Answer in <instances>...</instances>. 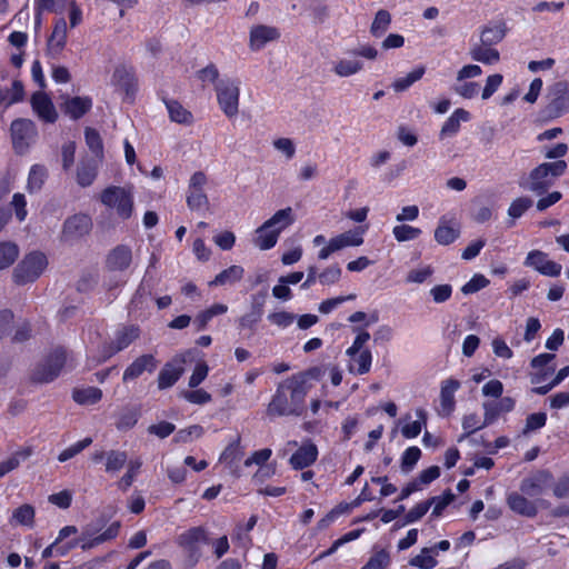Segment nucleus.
<instances>
[{"instance_id": "nucleus-59", "label": "nucleus", "mask_w": 569, "mask_h": 569, "mask_svg": "<svg viewBox=\"0 0 569 569\" xmlns=\"http://www.w3.org/2000/svg\"><path fill=\"white\" fill-rule=\"evenodd\" d=\"M417 416L422 420V422L417 420L405 425L401 430L403 437L411 439L416 438L421 432L422 423L426 425V413L422 409H418Z\"/></svg>"}, {"instance_id": "nucleus-36", "label": "nucleus", "mask_w": 569, "mask_h": 569, "mask_svg": "<svg viewBox=\"0 0 569 569\" xmlns=\"http://www.w3.org/2000/svg\"><path fill=\"white\" fill-rule=\"evenodd\" d=\"M349 357L351 358V362L348 369L351 373L365 375L370 371L372 353L369 349H363L361 352Z\"/></svg>"}, {"instance_id": "nucleus-8", "label": "nucleus", "mask_w": 569, "mask_h": 569, "mask_svg": "<svg viewBox=\"0 0 569 569\" xmlns=\"http://www.w3.org/2000/svg\"><path fill=\"white\" fill-rule=\"evenodd\" d=\"M140 336V328L134 325L122 326L114 332V337L110 342L103 343L97 362H103L113 355L128 348Z\"/></svg>"}, {"instance_id": "nucleus-16", "label": "nucleus", "mask_w": 569, "mask_h": 569, "mask_svg": "<svg viewBox=\"0 0 569 569\" xmlns=\"http://www.w3.org/2000/svg\"><path fill=\"white\" fill-rule=\"evenodd\" d=\"M154 287L156 280L153 278L146 276L142 279L130 303L132 311L142 315L143 311L149 309Z\"/></svg>"}, {"instance_id": "nucleus-54", "label": "nucleus", "mask_w": 569, "mask_h": 569, "mask_svg": "<svg viewBox=\"0 0 569 569\" xmlns=\"http://www.w3.org/2000/svg\"><path fill=\"white\" fill-rule=\"evenodd\" d=\"M187 204L191 210L208 208L209 200L204 190H190L187 193Z\"/></svg>"}, {"instance_id": "nucleus-51", "label": "nucleus", "mask_w": 569, "mask_h": 569, "mask_svg": "<svg viewBox=\"0 0 569 569\" xmlns=\"http://www.w3.org/2000/svg\"><path fill=\"white\" fill-rule=\"evenodd\" d=\"M128 456L124 451L111 450L106 456V471L117 472L127 462Z\"/></svg>"}, {"instance_id": "nucleus-47", "label": "nucleus", "mask_w": 569, "mask_h": 569, "mask_svg": "<svg viewBox=\"0 0 569 569\" xmlns=\"http://www.w3.org/2000/svg\"><path fill=\"white\" fill-rule=\"evenodd\" d=\"M97 177V164L94 161H82L77 170V182L81 187L92 184Z\"/></svg>"}, {"instance_id": "nucleus-22", "label": "nucleus", "mask_w": 569, "mask_h": 569, "mask_svg": "<svg viewBox=\"0 0 569 569\" xmlns=\"http://www.w3.org/2000/svg\"><path fill=\"white\" fill-rule=\"evenodd\" d=\"M132 262V251L130 247L119 244L107 256L106 266L110 271H124Z\"/></svg>"}, {"instance_id": "nucleus-27", "label": "nucleus", "mask_w": 569, "mask_h": 569, "mask_svg": "<svg viewBox=\"0 0 569 569\" xmlns=\"http://www.w3.org/2000/svg\"><path fill=\"white\" fill-rule=\"evenodd\" d=\"M67 22L63 18H60L56 21L53 31L48 40V54L56 58L58 57L67 42Z\"/></svg>"}, {"instance_id": "nucleus-50", "label": "nucleus", "mask_w": 569, "mask_h": 569, "mask_svg": "<svg viewBox=\"0 0 569 569\" xmlns=\"http://www.w3.org/2000/svg\"><path fill=\"white\" fill-rule=\"evenodd\" d=\"M34 508L31 505H22L13 511L12 521L31 528L34 525Z\"/></svg>"}, {"instance_id": "nucleus-62", "label": "nucleus", "mask_w": 569, "mask_h": 569, "mask_svg": "<svg viewBox=\"0 0 569 569\" xmlns=\"http://www.w3.org/2000/svg\"><path fill=\"white\" fill-rule=\"evenodd\" d=\"M341 273V268L338 264H333L319 273L318 279L321 284L330 286L337 283L340 280Z\"/></svg>"}, {"instance_id": "nucleus-64", "label": "nucleus", "mask_w": 569, "mask_h": 569, "mask_svg": "<svg viewBox=\"0 0 569 569\" xmlns=\"http://www.w3.org/2000/svg\"><path fill=\"white\" fill-rule=\"evenodd\" d=\"M503 81V77L500 73L491 74L487 78L485 88L482 90V99L488 100L498 90Z\"/></svg>"}, {"instance_id": "nucleus-31", "label": "nucleus", "mask_w": 569, "mask_h": 569, "mask_svg": "<svg viewBox=\"0 0 569 569\" xmlns=\"http://www.w3.org/2000/svg\"><path fill=\"white\" fill-rule=\"evenodd\" d=\"M112 83L128 96L136 91L137 80L131 68L120 66L116 68L112 76Z\"/></svg>"}, {"instance_id": "nucleus-56", "label": "nucleus", "mask_w": 569, "mask_h": 569, "mask_svg": "<svg viewBox=\"0 0 569 569\" xmlns=\"http://www.w3.org/2000/svg\"><path fill=\"white\" fill-rule=\"evenodd\" d=\"M421 457V450L413 446L405 450L401 456V470L405 472L411 471Z\"/></svg>"}, {"instance_id": "nucleus-48", "label": "nucleus", "mask_w": 569, "mask_h": 569, "mask_svg": "<svg viewBox=\"0 0 569 569\" xmlns=\"http://www.w3.org/2000/svg\"><path fill=\"white\" fill-rule=\"evenodd\" d=\"M409 563L420 569H432L437 566L436 548H423Z\"/></svg>"}, {"instance_id": "nucleus-39", "label": "nucleus", "mask_w": 569, "mask_h": 569, "mask_svg": "<svg viewBox=\"0 0 569 569\" xmlns=\"http://www.w3.org/2000/svg\"><path fill=\"white\" fill-rule=\"evenodd\" d=\"M48 178V170L42 164H33L29 171L27 190L30 193L38 192L42 189Z\"/></svg>"}, {"instance_id": "nucleus-34", "label": "nucleus", "mask_w": 569, "mask_h": 569, "mask_svg": "<svg viewBox=\"0 0 569 569\" xmlns=\"http://www.w3.org/2000/svg\"><path fill=\"white\" fill-rule=\"evenodd\" d=\"M459 236V228L456 223H450L445 218L439 220V224L435 230V239L439 244L448 246L452 243Z\"/></svg>"}, {"instance_id": "nucleus-1", "label": "nucleus", "mask_w": 569, "mask_h": 569, "mask_svg": "<svg viewBox=\"0 0 569 569\" xmlns=\"http://www.w3.org/2000/svg\"><path fill=\"white\" fill-rule=\"evenodd\" d=\"M321 370L311 368L293 375L280 383L267 408L269 416H299L305 408L306 397L311 388L310 379H318Z\"/></svg>"}, {"instance_id": "nucleus-6", "label": "nucleus", "mask_w": 569, "mask_h": 569, "mask_svg": "<svg viewBox=\"0 0 569 569\" xmlns=\"http://www.w3.org/2000/svg\"><path fill=\"white\" fill-rule=\"evenodd\" d=\"M220 109L228 118L239 112L240 82L236 79H221L214 86Z\"/></svg>"}, {"instance_id": "nucleus-42", "label": "nucleus", "mask_w": 569, "mask_h": 569, "mask_svg": "<svg viewBox=\"0 0 569 569\" xmlns=\"http://www.w3.org/2000/svg\"><path fill=\"white\" fill-rule=\"evenodd\" d=\"M32 455V449L27 447L13 452L8 459L0 462V478L17 469L22 460Z\"/></svg>"}, {"instance_id": "nucleus-29", "label": "nucleus", "mask_w": 569, "mask_h": 569, "mask_svg": "<svg viewBox=\"0 0 569 569\" xmlns=\"http://www.w3.org/2000/svg\"><path fill=\"white\" fill-rule=\"evenodd\" d=\"M61 108L67 116L77 120L92 108V99L90 97H68L64 99Z\"/></svg>"}, {"instance_id": "nucleus-23", "label": "nucleus", "mask_w": 569, "mask_h": 569, "mask_svg": "<svg viewBox=\"0 0 569 569\" xmlns=\"http://www.w3.org/2000/svg\"><path fill=\"white\" fill-rule=\"evenodd\" d=\"M318 458V448L310 440L305 441L300 448L291 456L289 462L296 470L305 469L311 466Z\"/></svg>"}, {"instance_id": "nucleus-46", "label": "nucleus", "mask_w": 569, "mask_h": 569, "mask_svg": "<svg viewBox=\"0 0 569 569\" xmlns=\"http://www.w3.org/2000/svg\"><path fill=\"white\" fill-rule=\"evenodd\" d=\"M19 247L11 241L0 242V270L7 269L14 263L19 257Z\"/></svg>"}, {"instance_id": "nucleus-10", "label": "nucleus", "mask_w": 569, "mask_h": 569, "mask_svg": "<svg viewBox=\"0 0 569 569\" xmlns=\"http://www.w3.org/2000/svg\"><path fill=\"white\" fill-rule=\"evenodd\" d=\"M549 102L543 113L548 120L560 118L569 112V82L558 81L548 89Z\"/></svg>"}, {"instance_id": "nucleus-63", "label": "nucleus", "mask_w": 569, "mask_h": 569, "mask_svg": "<svg viewBox=\"0 0 569 569\" xmlns=\"http://www.w3.org/2000/svg\"><path fill=\"white\" fill-rule=\"evenodd\" d=\"M489 284V280L483 274H475L466 284L462 286L461 291L465 295L475 293Z\"/></svg>"}, {"instance_id": "nucleus-35", "label": "nucleus", "mask_w": 569, "mask_h": 569, "mask_svg": "<svg viewBox=\"0 0 569 569\" xmlns=\"http://www.w3.org/2000/svg\"><path fill=\"white\" fill-rule=\"evenodd\" d=\"M278 238L277 231H273L266 221L256 230L253 243L261 250H268L276 246Z\"/></svg>"}, {"instance_id": "nucleus-7", "label": "nucleus", "mask_w": 569, "mask_h": 569, "mask_svg": "<svg viewBox=\"0 0 569 569\" xmlns=\"http://www.w3.org/2000/svg\"><path fill=\"white\" fill-rule=\"evenodd\" d=\"M176 542L179 547L188 552V563L190 567H194L201 557V551L198 547L199 543H210L209 531L204 527H192L180 533Z\"/></svg>"}, {"instance_id": "nucleus-49", "label": "nucleus", "mask_w": 569, "mask_h": 569, "mask_svg": "<svg viewBox=\"0 0 569 569\" xmlns=\"http://www.w3.org/2000/svg\"><path fill=\"white\" fill-rule=\"evenodd\" d=\"M425 72H426V68L423 66L417 67L415 70L409 72L406 77L396 79L392 82L393 90L397 92L407 90L416 81L420 80L423 77Z\"/></svg>"}, {"instance_id": "nucleus-33", "label": "nucleus", "mask_w": 569, "mask_h": 569, "mask_svg": "<svg viewBox=\"0 0 569 569\" xmlns=\"http://www.w3.org/2000/svg\"><path fill=\"white\" fill-rule=\"evenodd\" d=\"M470 119V113L462 109H456L453 113L445 121L439 137L440 139H446L448 137H453L458 133L461 122H466Z\"/></svg>"}, {"instance_id": "nucleus-44", "label": "nucleus", "mask_w": 569, "mask_h": 569, "mask_svg": "<svg viewBox=\"0 0 569 569\" xmlns=\"http://www.w3.org/2000/svg\"><path fill=\"white\" fill-rule=\"evenodd\" d=\"M391 24V14L385 9L377 11L370 26V33L373 38L382 37Z\"/></svg>"}, {"instance_id": "nucleus-30", "label": "nucleus", "mask_w": 569, "mask_h": 569, "mask_svg": "<svg viewBox=\"0 0 569 569\" xmlns=\"http://www.w3.org/2000/svg\"><path fill=\"white\" fill-rule=\"evenodd\" d=\"M469 54L473 61H477V62H480V63H483L487 66H492L500 61L499 51L496 48H493L491 46H486L481 42L475 43L470 48Z\"/></svg>"}, {"instance_id": "nucleus-12", "label": "nucleus", "mask_w": 569, "mask_h": 569, "mask_svg": "<svg viewBox=\"0 0 569 569\" xmlns=\"http://www.w3.org/2000/svg\"><path fill=\"white\" fill-rule=\"evenodd\" d=\"M92 222L87 214H74L69 217L62 226L61 240L66 243H74L89 234Z\"/></svg>"}, {"instance_id": "nucleus-21", "label": "nucleus", "mask_w": 569, "mask_h": 569, "mask_svg": "<svg viewBox=\"0 0 569 569\" xmlns=\"http://www.w3.org/2000/svg\"><path fill=\"white\" fill-rule=\"evenodd\" d=\"M120 528V521H113L103 532H101L97 537H88L87 535H84V532H81V536L76 540H78V546H80L82 550H90L99 545L113 540L119 535Z\"/></svg>"}, {"instance_id": "nucleus-43", "label": "nucleus", "mask_w": 569, "mask_h": 569, "mask_svg": "<svg viewBox=\"0 0 569 569\" xmlns=\"http://www.w3.org/2000/svg\"><path fill=\"white\" fill-rule=\"evenodd\" d=\"M244 270L241 266H231L222 270L216 278L210 282V286H223L227 283H234L242 279Z\"/></svg>"}, {"instance_id": "nucleus-41", "label": "nucleus", "mask_w": 569, "mask_h": 569, "mask_svg": "<svg viewBox=\"0 0 569 569\" xmlns=\"http://www.w3.org/2000/svg\"><path fill=\"white\" fill-rule=\"evenodd\" d=\"M533 206V200L528 196L516 198L508 208V216L511 221L508 222L509 227L515 226V221L523 216Z\"/></svg>"}, {"instance_id": "nucleus-25", "label": "nucleus", "mask_w": 569, "mask_h": 569, "mask_svg": "<svg viewBox=\"0 0 569 569\" xmlns=\"http://www.w3.org/2000/svg\"><path fill=\"white\" fill-rule=\"evenodd\" d=\"M482 408L485 411V425H492L500 415L513 410L515 400L511 397H503L498 400L483 402Z\"/></svg>"}, {"instance_id": "nucleus-38", "label": "nucleus", "mask_w": 569, "mask_h": 569, "mask_svg": "<svg viewBox=\"0 0 569 569\" xmlns=\"http://www.w3.org/2000/svg\"><path fill=\"white\" fill-rule=\"evenodd\" d=\"M363 231H347L330 239L336 251L347 247H357L363 243Z\"/></svg>"}, {"instance_id": "nucleus-2", "label": "nucleus", "mask_w": 569, "mask_h": 569, "mask_svg": "<svg viewBox=\"0 0 569 569\" xmlns=\"http://www.w3.org/2000/svg\"><path fill=\"white\" fill-rule=\"evenodd\" d=\"M567 162L557 160L542 162L519 180V186L537 196L545 194L567 171Z\"/></svg>"}, {"instance_id": "nucleus-14", "label": "nucleus", "mask_w": 569, "mask_h": 569, "mask_svg": "<svg viewBox=\"0 0 569 569\" xmlns=\"http://www.w3.org/2000/svg\"><path fill=\"white\" fill-rule=\"evenodd\" d=\"M555 358L553 353H541L531 360L530 381L532 385H541L553 376L556 371Z\"/></svg>"}, {"instance_id": "nucleus-13", "label": "nucleus", "mask_w": 569, "mask_h": 569, "mask_svg": "<svg viewBox=\"0 0 569 569\" xmlns=\"http://www.w3.org/2000/svg\"><path fill=\"white\" fill-rule=\"evenodd\" d=\"M11 136L14 149L22 153L36 136L34 123L28 119H18L11 123Z\"/></svg>"}, {"instance_id": "nucleus-5", "label": "nucleus", "mask_w": 569, "mask_h": 569, "mask_svg": "<svg viewBox=\"0 0 569 569\" xmlns=\"http://www.w3.org/2000/svg\"><path fill=\"white\" fill-rule=\"evenodd\" d=\"M101 202L113 210L121 220L129 219L133 213V193L131 188L111 186L100 194Z\"/></svg>"}, {"instance_id": "nucleus-11", "label": "nucleus", "mask_w": 569, "mask_h": 569, "mask_svg": "<svg viewBox=\"0 0 569 569\" xmlns=\"http://www.w3.org/2000/svg\"><path fill=\"white\" fill-rule=\"evenodd\" d=\"M482 74V69L478 64H466L458 70L456 83L452 86V91L463 99H473L480 91V84L471 79L478 78Z\"/></svg>"}, {"instance_id": "nucleus-53", "label": "nucleus", "mask_w": 569, "mask_h": 569, "mask_svg": "<svg viewBox=\"0 0 569 569\" xmlns=\"http://www.w3.org/2000/svg\"><path fill=\"white\" fill-rule=\"evenodd\" d=\"M455 500V495L451 491L445 492L442 496L432 497L427 501L430 507L433 506L431 516L439 517L442 511Z\"/></svg>"}, {"instance_id": "nucleus-18", "label": "nucleus", "mask_w": 569, "mask_h": 569, "mask_svg": "<svg viewBox=\"0 0 569 569\" xmlns=\"http://www.w3.org/2000/svg\"><path fill=\"white\" fill-rule=\"evenodd\" d=\"M183 363L184 358L176 357L163 366L158 376V387L160 390L172 387L179 380L184 371Z\"/></svg>"}, {"instance_id": "nucleus-52", "label": "nucleus", "mask_w": 569, "mask_h": 569, "mask_svg": "<svg viewBox=\"0 0 569 569\" xmlns=\"http://www.w3.org/2000/svg\"><path fill=\"white\" fill-rule=\"evenodd\" d=\"M505 38V30L501 27H485L480 34V42L486 46H496Z\"/></svg>"}, {"instance_id": "nucleus-60", "label": "nucleus", "mask_w": 569, "mask_h": 569, "mask_svg": "<svg viewBox=\"0 0 569 569\" xmlns=\"http://www.w3.org/2000/svg\"><path fill=\"white\" fill-rule=\"evenodd\" d=\"M139 419V411L138 409H127L124 410L118 421H117V428L119 430H128L131 429Z\"/></svg>"}, {"instance_id": "nucleus-57", "label": "nucleus", "mask_w": 569, "mask_h": 569, "mask_svg": "<svg viewBox=\"0 0 569 569\" xmlns=\"http://www.w3.org/2000/svg\"><path fill=\"white\" fill-rule=\"evenodd\" d=\"M91 443H92V439L87 437V438L73 443L72 446L64 449L63 451H61L60 455L58 456V460L60 462H64L71 458H73L78 453H80L82 450H84Z\"/></svg>"}, {"instance_id": "nucleus-19", "label": "nucleus", "mask_w": 569, "mask_h": 569, "mask_svg": "<svg viewBox=\"0 0 569 569\" xmlns=\"http://www.w3.org/2000/svg\"><path fill=\"white\" fill-rule=\"evenodd\" d=\"M551 475L546 470H538L526 477L520 483V490L523 495L535 497L541 495L548 487Z\"/></svg>"}, {"instance_id": "nucleus-9", "label": "nucleus", "mask_w": 569, "mask_h": 569, "mask_svg": "<svg viewBox=\"0 0 569 569\" xmlns=\"http://www.w3.org/2000/svg\"><path fill=\"white\" fill-rule=\"evenodd\" d=\"M67 351L62 349L54 350L33 370L32 380L38 383H48L53 381L67 366Z\"/></svg>"}, {"instance_id": "nucleus-40", "label": "nucleus", "mask_w": 569, "mask_h": 569, "mask_svg": "<svg viewBox=\"0 0 569 569\" xmlns=\"http://www.w3.org/2000/svg\"><path fill=\"white\" fill-rule=\"evenodd\" d=\"M166 107L172 121L181 124H191L193 122L192 113L183 108L180 102L167 100Z\"/></svg>"}, {"instance_id": "nucleus-32", "label": "nucleus", "mask_w": 569, "mask_h": 569, "mask_svg": "<svg viewBox=\"0 0 569 569\" xmlns=\"http://www.w3.org/2000/svg\"><path fill=\"white\" fill-rule=\"evenodd\" d=\"M458 380L448 379L442 382L440 392V413L450 415L455 407V392L459 389Z\"/></svg>"}, {"instance_id": "nucleus-3", "label": "nucleus", "mask_w": 569, "mask_h": 569, "mask_svg": "<svg viewBox=\"0 0 569 569\" xmlns=\"http://www.w3.org/2000/svg\"><path fill=\"white\" fill-rule=\"evenodd\" d=\"M348 53L350 58H341L333 63L332 70L338 77L348 78L362 71L365 63L359 58L375 61L379 57L377 48L369 43L360 44Z\"/></svg>"}, {"instance_id": "nucleus-28", "label": "nucleus", "mask_w": 569, "mask_h": 569, "mask_svg": "<svg viewBox=\"0 0 569 569\" xmlns=\"http://www.w3.org/2000/svg\"><path fill=\"white\" fill-rule=\"evenodd\" d=\"M508 507L516 513L533 518L538 513V508L535 502L528 500L523 493L510 492L507 497Z\"/></svg>"}, {"instance_id": "nucleus-58", "label": "nucleus", "mask_w": 569, "mask_h": 569, "mask_svg": "<svg viewBox=\"0 0 569 569\" xmlns=\"http://www.w3.org/2000/svg\"><path fill=\"white\" fill-rule=\"evenodd\" d=\"M203 435V428L199 425H193L188 428L179 430L173 440L176 442H189L193 439H199Z\"/></svg>"}, {"instance_id": "nucleus-20", "label": "nucleus", "mask_w": 569, "mask_h": 569, "mask_svg": "<svg viewBox=\"0 0 569 569\" xmlns=\"http://www.w3.org/2000/svg\"><path fill=\"white\" fill-rule=\"evenodd\" d=\"M280 32L276 27L258 24L251 28L249 47L252 51L261 50L268 42L276 41Z\"/></svg>"}, {"instance_id": "nucleus-61", "label": "nucleus", "mask_w": 569, "mask_h": 569, "mask_svg": "<svg viewBox=\"0 0 569 569\" xmlns=\"http://www.w3.org/2000/svg\"><path fill=\"white\" fill-rule=\"evenodd\" d=\"M390 563V556L386 550L376 552L361 569H386Z\"/></svg>"}, {"instance_id": "nucleus-45", "label": "nucleus", "mask_w": 569, "mask_h": 569, "mask_svg": "<svg viewBox=\"0 0 569 569\" xmlns=\"http://www.w3.org/2000/svg\"><path fill=\"white\" fill-rule=\"evenodd\" d=\"M72 398L79 405H94L101 400L102 391L97 387L74 389Z\"/></svg>"}, {"instance_id": "nucleus-4", "label": "nucleus", "mask_w": 569, "mask_h": 569, "mask_svg": "<svg viewBox=\"0 0 569 569\" xmlns=\"http://www.w3.org/2000/svg\"><path fill=\"white\" fill-rule=\"evenodd\" d=\"M48 267V258L41 251H31L23 256L12 272V280L18 286L34 282Z\"/></svg>"}, {"instance_id": "nucleus-17", "label": "nucleus", "mask_w": 569, "mask_h": 569, "mask_svg": "<svg viewBox=\"0 0 569 569\" xmlns=\"http://www.w3.org/2000/svg\"><path fill=\"white\" fill-rule=\"evenodd\" d=\"M33 112L44 122L53 123L58 113L51 98L43 91H37L31 97Z\"/></svg>"}, {"instance_id": "nucleus-55", "label": "nucleus", "mask_w": 569, "mask_h": 569, "mask_svg": "<svg viewBox=\"0 0 569 569\" xmlns=\"http://www.w3.org/2000/svg\"><path fill=\"white\" fill-rule=\"evenodd\" d=\"M392 233L397 241L403 242L417 239L421 234V230L412 226L399 224L393 228Z\"/></svg>"}, {"instance_id": "nucleus-24", "label": "nucleus", "mask_w": 569, "mask_h": 569, "mask_svg": "<svg viewBox=\"0 0 569 569\" xmlns=\"http://www.w3.org/2000/svg\"><path fill=\"white\" fill-rule=\"evenodd\" d=\"M158 367V360L152 355L138 357L123 372L122 380L127 382L140 377L144 371L153 372Z\"/></svg>"}, {"instance_id": "nucleus-26", "label": "nucleus", "mask_w": 569, "mask_h": 569, "mask_svg": "<svg viewBox=\"0 0 569 569\" xmlns=\"http://www.w3.org/2000/svg\"><path fill=\"white\" fill-rule=\"evenodd\" d=\"M267 298V292H259L252 297L251 310L239 319V327L241 329L253 330L256 325L261 320L263 315V305Z\"/></svg>"}, {"instance_id": "nucleus-37", "label": "nucleus", "mask_w": 569, "mask_h": 569, "mask_svg": "<svg viewBox=\"0 0 569 569\" xmlns=\"http://www.w3.org/2000/svg\"><path fill=\"white\" fill-rule=\"evenodd\" d=\"M293 221V211L290 207H288L278 210L270 219L267 220V223L272 228L273 231H277V236L279 237L281 231L291 226Z\"/></svg>"}, {"instance_id": "nucleus-15", "label": "nucleus", "mask_w": 569, "mask_h": 569, "mask_svg": "<svg viewBox=\"0 0 569 569\" xmlns=\"http://www.w3.org/2000/svg\"><path fill=\"white\" fill-rule=\"evenodd\" d=\"M525 264L548 277H558L562 269L561 264L549 260L548 254L540 250L530 251L525 260Z\"/></svg>"}]
</instances>
